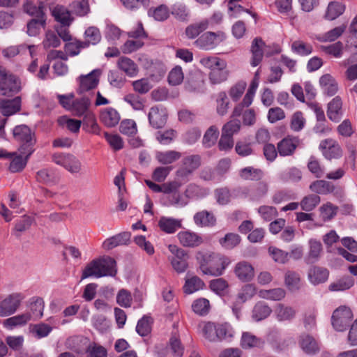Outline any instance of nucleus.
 Here are the masks:
<instances>
[{"label": "nucleus", "instance_id": "f257e3e1", "mask_svg": "<svg viewBox=\"0 0 357 357\" xmlns=\"http://www.w3.org/2000/svg\"><path fill=\"white\" fill-rule=\"evenodd\" d=\"M196 259L204 275L219 276L230 263L228 258L210 252H198Z\"/></svg>", "mask_w": 357, "mask_h": 357}, {"label": "nucleus", "instance_id": "f03ea898", "mask_svg": "<svg viewBox=\"0 0 357 357\" xmlns=\"http://www.w3.org/2000/svg\"><path fill=\"white\" fill-rule=\"evenodd\" d=\"M116 261L110 257H102L93 259L83 269L81 280L93 277L115 276L117 270Z\"/></svg>", "mask_w": 357, "mask_h": 357}, {"label": "nucleus", "instance_id": "7ed1b4c3", "mask_svg": "<svg viewBox=\"0 0 357 357\" xmlns=\"http://www.w3.org/2000/svg\"><path fill=\"white\" fill-rule=\"evenodd\" d=\"M201 65L210 70L208 78L211 84H219L225 82L229 76L227 62L217 56H206L200 59Z\"/></svg>", "mask_w": 357, "mask_h": 357}, {"label": "nucleus", "instance_id": "20e7f679", "mask_svg": "<svg viewBox=\"0 0 357 357\" xmlns=\"http://www.w3.org/2000/svg\"><path fill=\"white\" fill-rule=\"evenodd\" d=\"M202 333L207 340L213 342L229 340L234 335L233 330L229 324L210 321L203 324Z\"/></svg>", "mask_w": 357, "mask_h": 357}, {"label": "nucleus", "instance_id": "39448f33", "mask_svg": "<svg viewBox=\"0 0 357 357\" xmlns=\"http://www.w3.org/2000/svg\"><path fill=\"white\" fill-rule=\"evenodd\" d=\"M13 134L15 139L21 144L18 151L30 156L34 151L36 144L33 132L27 126L20 125L14 128Z\"/></svg>", "mask_w": 357, "mask_h": 357}, {"label": "nucleus", "instance_id": "423d86ee", "mask_svg": "<svg viewBox=\"0 0 357 357\" xmlns=\"http://www.w3.org/2000/svg\"><path fill=\"white\" fill-rule=\"evenodd\" d=\"M91 105V100L88 97H82L77 98L73 101V107L71 112L77 116H83L84 120H86L91 124L92 129L94 132L98 130V126L96 122L95 116L90 111L89 107Z\"/></svg>", "mask_w": 357, "mask_h": 357}, {"label": "nucleus", "instance_id": "0eeeda50", "mask_svg": "<svg viewBox=\"0 0 357 357\" xmlns=\"http://www.w3.org/2000/svg\"><path fill=\"white\" fill-rule=\"evenodd\" d=\"M20 80L0 66V95L12 96L20 90Z\"/></svg>", "mask_w": 357, "mask_h": 357}, {"label": "nucleus", "instance_id": "6e6552de", "mask_svg": "<svg viewBox=\"0 0 357 357\" xmlns=\"http://www.w3.org/2000/svg\"><path fill=\"white\" fill-rule=\"evenodd\" d=\"M226 39L223 31H207L199 36L195 41L196 47L204 50H212Z\"/></svg>", "mask_w": 357, "mask_h": 357}, {"label": "nucleus", "instance_id": "1a4fd4ad", "mask_svg": "<svg viewBox=\"0 0 357 357\" xmlns=\"http://www.w3.org/2000/svg\"><path fill=\"white\" fill-rule=\"evenodd\" d=\"M25 296L22 293L15 292L0 301V317H5L15 314L20 307Z\"/></svg>", "mask_w": 357, "mask_h": 357}, {"label": "nucleus", "instance_id": "9d476101", "mask_svg": "<svg viewBox=\"0 0 357 357\" xmlns=\"http://www.w3.org/2000/svg\"><path fill=\"white\" fill-rule=\"evenodd\" d=\"M353 319L351 309L346 306L337 308L332 315V325L337 331H344Z\"/></svg>", "mask_w": 357, "mask_h": 357}, {"label": "nucleus", "instance_id": "9b49d317", "mask_svg": "<svg viewBox=\"0 0 357 357\" xmlns=\"http://www.w3.org/2000/svg\"><path fill=\"white\" fill-rule=\"evenodd\" d=\"M168 249L174 255L172 257H169L173 268L177 273L185 272L188 266V260L189 255L188 252L175 245H169Z\"/></svg>", "mask_w": 357, "mask_h": 357}, {"label": "nucleus", "instance_id": "f8f14e48", "mask_svg": "<svg viewBox=\"0 0 357 357\" xmlns=\"http://www.w3.org/2000/svg\"><path fill=\"white\" fill-rule=\"evenodd\" d=\"M201 165V158L198 155H192L185 157L182 160L181 165L176 172V176L181 178H186L190 176Z\"/></svg>", "mask_w": 357, "mask_h": 357}, {"label": "nucleus", "instance_id": "ddd939ff", "mask_svg": "<svg viewBox=\"0 0 357 357\" xmlns=\"http://www.w3.org/2000/svg\"><path fill=\"white\" fill-rule=\"evenodd\" d=\"M102 72L100 69H95L87 75L79 77V86L78 92L82 93L97 87Z\"/></svg>", "mask_w": 357, "mask_h": 357}, {"label": "nucleus", "instance_id": "4468645a", "mask_svg": "<svg viewBox=\"0 0 357 357\" xmlns=\"http://www.w3.org/2000/svg\"><path fill=\"white\" fill-rule=\"evenodd\" d=\"M168 114L164 107H152L148 114V119L151 126L155 129L163 128L167 120Z\"/></svg>", "mask_w": 357, "mask_h": 357}, {"label": "nucleus", "instance_id": "2eb2a0df", "mask_svg": "<svg viewBox=\"0 0 357 357\" xmlns=\"http://www.w3.org/2000/svg\"><path fill=\"white\" fill-rule=\"evenodd\" d=\"M319 149L323 155L328 160L337 158L342 155V150L337 142L332 139H326L321 142Z\"/></svg>", "mask_w": 357, "mask_h": 357}, {"label": "nucleus", "instance_id": "dca6fc26", "mask_svg": "<svg viewBox=\"0 0 357 357\" xmlns=\"http://www.w3.org/2000/svg\"><path fill=\"white\" fill-rule=\"evenodd\" d=\"M252 54L250 64L255 67L262 61L265 54V43L260 37H256L252 42L250 47Z\"/></svg>", "mask_w": 357, "mask_h": 357}, {"label": "nucleus", "instance_id": "f3484780", "mask_svg": "<svg viewBox=\"0 0 357 357\" xmlns=\"http://www.w3.org/2000/svg\"><path fill=\"white\" fill-rule=\"evenodd\" d=\"M298 344L302 350L308 355H314L320 350L319 342L309 334H302L299 337Z\"/></svg>", "mask_w": 357, "mask_h": 357}, {"label": "nucleus", "instance_id": "a211bd4d", "mask_svg": "<svg viewBox=\"0 0 357 357\" xmlns=\"http://www.w3.org/2000/svg\"><path fill=\"white\" fill-rule=\"evenodd\" d=\"M298 139L288 136L278 143L277 149L281 156L291 155L298 144Z\"/></svg>", "mask_w": 357, "mask_h": 357}, {"label": "nucleus", "instance_id": "6ab92c4d", "mask_svg": "<svg viewBox=\"0 0 357 357\" xmlns=\"http://www.w3.org/2000/svg\"><path fill=\"white\" fill-rule=\"evenodd\" d=\"M21 109V98L17 96L13 99H2L0 101V112L5 116L18 112Z\"/></svg>", "mask_w": 357, "mask_h": 357}, {"label": "nucleus", "instance_id": "aec40b11", "mask_svg": "<svg viewBox=\"0 0 357 357\" xmlns=\"http://www.w3.org/2000/svg\"><path fill=\"white\" fill-rule=\"evenodd\" d=\"M24 10L26 13L31 16L34 20L47 19L45 13V6L43 2L27 1L24 6Z\"/></svg>", "mask_w": 357, "mask_h": 357}, {"label": "nucleus", "instance_id": "412c9836", "mask_svg": "<svg viewBox=\"0 0 357 357\" xmlns=\"http://www.w3.org/2000/svg\"><path fill=\"white\" fill-rule=\"evenodd\" d=\"M178 238L180 243L185 247L195 248L203 243L201 236L190 231H180L178 234Z\"/></svg>", "mask_w": 357, "mask_h": 357}, {"label": "nucleus", "instance_id": "4be33fe9", "mask_svg": "<svg viewBox=\"0 0 357 357\" xmlns=\"http://www.w3.org/2000/svg\"><path fill=\"white\" fill-rule=\"evenodd\" d=\"M70 11L63 6H56L52 11V15L55 20L59 22L63 26H68L72 23L73 18L71 17Z\"/></svg>", "mask_w": 357, "mask_h": 357}, {"label": "nucleus", "instance_id": "5701e85b", "mask_svg": "<svg viewBox=\"0 0 357 357\" xmlns=\"http://www.w3.org/2000/svg\"><path fill=\"white\" fill-rule=\"evenodd\" d=\"M31 312H26L9 317L3 321V326L8 329H13L26 325L31 319Z\"/></svg>", "mask_w": 357, "mask_h": 357}, {"label": "nucleus", "instance_id": "b1692460", "mask_svg": "<svg viewBox=\"0 0 357 357\" xmlns=\"http://www.w3.org/2000/svg\"><path fill=\"white\" fill-rule=\"evenodd\" d=\"M342 102L339 96L335 97L328 104L327 115L333 121L338 122L342 116Z\"/></svg>", "mask_w": 357, "mask_h": 357}, {"label": "nucleus", "instance_id": "393cba45", "mask_svg": "<svg viewBox=\"0 0 357 357\" xmlns=\"http://www.w3.org/2000/svg\"><path fill=\"white\" fill-rule=\"evenodd\" d=\"M100 119L105 126L112 128L119 123L120 115L115 109L107 107L100 112Z\"/></svg>", "mask_w": 357, "mask_h": 357}, {"label": "nucleus", "instance_id": "a878e982", "mask_svg": "<svg viewBox=\"0 0 357 357\" xmlns=\"http://www.w3.org/2000/svg\"><path fill=\"white\" fill-rule=\"evenodd\" d=\"M319 84L324 93L329 96L335 95L338 90L337 82L330 74L322 75Z\"/></svg>", "mask_w": 357, "mask_h": 357}, {"label": "nucleus", "instance_id": "bb28decb", "mask_svg": "<svg viewBox=\"0 0 357 357\" xmlns=\"http://www.w3.org/2000/svg\"><path fill=\"white\" fill-rule=\"evenodd\" d=\"M130 238V234L129 232H122L106 239L102 243V248L109 250L118 245L127 244Z\"/></svg>", "mask_w": 357, "mask_h": 357}, {"label": "nucleus", "instance_id": "cd10ccee", "mask_svg": "<svg viewBox=\"0 0 357 357\" xmlns=\"http://www.w3.org/2000/svg\"><path fill=\"white\" fill-rule=\"evenodd\" d=\"M329 273L326 268L312 266L308 271V279L313 284H318L326 282L328 278Z\"/></svg>", "mask_w": 357, "mask_h": 357}, {"label": "nucleus", "instance_id": "c85d7f7f", "mask_svg": "<svg viewBox=\"0 0 357 357\" xmlns=\"http://www.w3.org/2000/svg\"><path fill=\"white\" fill-rule=\"evenodd\" d=\"M193 219L195 223L199 227H213L216 222L214 215L206 210L196 213Z\"/></svg>", "mask_w": 357, "mask_h": 357}, {"label": "nucleus", "instance_id": "c756f323", "mask_svg": "<svg viewBox=\"0 0 357 357\" xmlns=\"http://www.w3.org/2000/svg\"><path fill=\"white\" fill-rule=\"evenodd\" d=\"M208 28H209V20L204 19L188 26L185 29V34L188 38L194 39Z\"/></svg>", "mask_w": 357, "mask_h": 357}, {"label": "nucleus", "instance_id": "7c9ffc66", "mask_svg": "<svg viewBox=\"0 0 357 357\" xmlns=\"http://www.w3.org/2000/svg\"><path fill=\"white\" fill-rule=\"evenodd\" d=\"M208 193L209 190L208 189L193 183L188 184L184 191L185 197L190 199H202Z\"/></svg>", "mask_w": 357, "mask_h": 357}, {"label": "nucleus", "instance_id": "2f4dec72", "mask_svg": "<svg viewBox=\"0 0 357 357\" xmlns=\"http://www.w3.org/2000/svg\"><path fill=\"white\" fill-rule=\"evenodd\" d=\"M158 226L162 231L172 234L181 227V222L172 218L161 217L158 222Z\"/></svg>", "mask_w": 357, "mask_h": 357}, {"label": "nucleus", "instance_id": "473e14b6", "mask_svg": "<svg viewBox=\"0 0 357 357\" xmlns=\"http://www.w3.org/2000/svg\"><path fill=\"white\" fill-rule=\"evenodd\" d=\"M346 27L344 24L336 26L325 33L316 36V39L321 43L333 42L342 35Z\"/></svg>", "mask_w": 357, "mask_h": 357}, {"label": "nucleus", "instance_id": "72a5a7b5", "mask_svg": "<svg viewBox=\"0 0 357 357\" xmlns=\"http://www.w3.org/2000/svg\"><path fill=\"white\" fill-rule=\"evenodd\" d=\"M275 314L279 321H291L295 317L296 310L292 307L279 303L275 309Z\"/></svg>", "mask_w": 357, "mask_h": 357}, {"label": "nucleus", "instance_id": "f704fd0d", "mask_svg": "<svg viewBox=\"0 0 357 357\" xmlns=\"http://www.w3.org/2000/svg\"><path fill=\"white\" fill-rule=\"evenodd\" d=\"M272 312L271 308L264 302H258L252 311V318L259 321L267 318Z\"/></svg>", "mask_w": 357, "mask_h": 357}, {"label": "nucleus", "instance_id": "c9c22d12", "mask_svg": "<svg viewBox=\"0 0 357 357\" xmlns=\"http://www.w3.org/2000/svg\"><path fill=\"white\" fill-rule=\"evenodd\" d=\"M34 222H35V219L33 217L26 215L22 216L15 222V227L13 229L14 235L17 238H19L21 235V233L29 230L30 229L31 225Z\"/></svg>", "mask_w": 357, "mask_h": 357}, {"label": "nucleus", "instance_id": "e433bc0d", "mask_svg": "<svg viewBox=\"0 0 357 357\" xmlns=\"http://www.w3.org/2000/svg\"><path fill=\"white\" fill-rule=\"evenodd\" d=\"M310 189L317 194L327 195L333 192L335 187L331 182L324 180H317L310 185Z\"/></svg>", "mask_w": 357, "mask_h": 357}, {"label": "nucleus", "instance_id": "4c0bfd02", "mask_svg": "<svg viewBox=\"0 0 357 357\" xmlns=\"http://www.w3.org/2000/svg\"><path fill=\"white\" fill-rule=\"evenodd\" d=\"M204 86V79L199 74L191 75L185 84V88L189 92H202Z\"/></svg>", "mask_w": 357, "mask_h": 357}, {"label": "nucleus", "instance_id": "58836bf2", "mask_svg": "<svg viewBox=\"0 0 357 357\" xmlns=\"http://www.w3.org/2000/svg\"><path fill=\"white\" fill-rule=\"evenodd\" d=\"M181 157V153L176 151H166L158 152L155 158L162 165H170Z\"/></svg>", "mask_w": 357, "mask_h": 357}, {"label": "nucleus", "instance_id": "ea45409f", "mask_svg": "<svg viewBox=\"0 0 357 357\" xmlns=\"http://www.w3.org/2000/svg\"><path fill=\"white\" fill-rule=\"evenodd\" d=\"M20 153L17 154L15 153V155H13V160L10 162L9 169L11 172H21L25 167L28 159L30 156H27V153Z\"/></svg>", "mask_w": 357, "mask_h": 357}, {"label": "nucleus", "instance_id": "a19ab883", "mask_svg": "<svg viewBox=\"0 0 357 357\" xmlns=\"http://www.w3.org/2000/svg\"><path fill=\"white\" fill-rule=\"evenodd\" d=\"M345 10V6L337 1L328 3L325 17L328 20H333L340 16Z\"/></svg>", "mask_w": 357, "mask_h": 357}, {"label": "nucleus", "instance_id": "79ce46f5", "mask_svg": "<svg viewBox=\"0 0 357 357\" xmlns=\"http://www.w3.org/2000/svg\"><path fill=\"white\" fill-rule=\"evenodd\" d=\"M101 33L100 30L96 26L88 27L84 32V43L88 47L90 45H95L101 40Z\"/></svg>", "mask_w": 357, "mask_h": 357}, {"label": "nucleus", "instance_id": "37998d69", "mask_svg": "<svg viewBox=\"0 0 357 357\" xmlns=\"http://www.w3.org/2000/svg\"><path fill=\"white\" fill-rule=\"evenodd\" d=\"M52 331V327L44 323L31 324L29 332L38 339L47 337Z\"/></svg>", "mask_w": 357, "mask_h": 357}, {"label": "nucleus", "instance_id": "c03bdc74", "mask_svg": "<svg viewBox=\"0 0 357 357\" xmlns=\"http://www.w3.org/2000/svg\"><path fill=\"white\" fill-rule=\"evenodd\" d=\"M245 302V292L244 289H241L234 298L231 305V309L237 319L242 317V310Z\"/></svg>", "mask_w": 357, "mask_h": 357}, {"label": "nucleus", "instance_id": "a18cd8bd", "mask_svg": "<svg viewBox=\"0 0 357 357\" xmlns=\"http://www.w3.org/2000/svg\"><path fill=\"white\" fill-rule=\"evenodd\" d=\"M117 64L119 68L128 76L132 77L137 75V67L130 59L128 57H121Z\"/></svg>", "mask_w": 357, "mask_h": 357}, {"label": "nucleus", "instance_id": "49530a36", "mask_svg": "<svg viewBox=\"0 0 357 357\" xmlns=\"http://www.w3.org/2000/svg\"><path fill=\"white\" fill-rule=\"evenodd\" d=\"M241 241L239 235L235 233H227L219 239L220 245L226 250H231L237 246Z\"/></svg>", "mask_w": 357, "mask_h": 357}, {"label": "nucleus", "instance_id": "de8ad7c7", "mask_svg": "<svg viewBox=\"0 0 357 357\" xmlns=\"http://www.w3.org/2000/svg\"><path fill=\"white\" fill-rule=\"evenodd\" d=\"M71 13L83 17L86 15L90 11V7L88 0L75 1L70 5Z\"/></svg>", "mask_w": 357, "mask_h": 357}, {"label": "nucleus", "instance_id": "09e8293b", "mask_svg": "<svg viewBox=\"0 0 357 357\" xmlns=\"http://www.w3.org/2000/svg\"><path fill=\"white\" fill-rule=\"evenodd\" d=\"M148 15L157 21H164L169 17V10L167 6L162 4L155 8H149Z\"/></svg>", "mask_w": 357, "mask_h": 357}, {"label": "nucleus", "instance_id": "8fccbe9b", "mask_svg": "<svg viewBox=\"0 0 357 357\" xmlns=\"http://www.w3.org/2000/svg\"><path fill=\"white\" fill-rule=\"evenodd\" d=\"M261 298L273 301H280L285 296V291L282 288H276L268 290H261L259 292Z\"/></svg>", "mask_w": 357, "mask_h": 357}, {"label": "nucleus", "instance_id": "3c124183", "mask_svg": "<svg viewBox=\"0 0 357 357\" xmlns=\"http://www.w3.org/2000/svg\"><path fill=\"white\" fill-rule=\"evenodd\" d=\"M204 286V282L197 276H193L186 280L183 287L184 292L186 294H192Z\"/></svg>", "mask_w": 357, "mask_h": 357}, {"label": "nucleus", "instance_id": "603ef678", "mask_svg": "<svg viewBox=\"0 0 357 357\" xmlns=\"http://www.w3.org/2000/svg\"><path fill=\"white\" fill-rule=\"evenodd\" d=\"M291 51L301 56H307L312 52V46L309 43H305L302 40H295L292 43Z\"/></svg>", "mask_w": 357, "mask_h": 357}, {"label": "nucleus", "instance_id": "864d4df0", "mask_svg": "<svg viewBox=\"0 0 357 357\" xmlns=\"http://www.w3.org/2000/svg\"><path fill=\"white\" fill-rule=\"evenodd\" d=\"M36 179L38 182L50 185L56 183L58 181L57 176L50 169H43L37 172Z\"/></svg>", "mask_w": 357, "mask_h": 357}, {"label": "nucleus", "instance_id": "5fc2aeb1", "mask_svg": "<svg viewBox=\"0 0 357 357\" xmlns=\"http://www.w3.org/2000/svg\"><path fill=\"white\" fill-rule=\"evenodd\" d=\"M321 251V244L319 241L311 240L310 241V250L305 261L307 264L316 261Z\"/></svg>", "mask_w": 357, "mask_h": 357}, {"label": "nucleus", "instance_id": "6e6d98bb", "mask_svg": "<svg viewBox=\"0 0 357 357\" xmlns=\"http://www.w3.org/2000/svg\"><path fill=\"white\" fill-rule=\"evenodd\" d=\"M219 135V130L215 126H211L206 131L203 137V144L206 148H210L215 144Z\"/></svg>", "mask_w": 357, "mask_h": 357}, {"label": "nucleus", "instance_id": "4d7b16f0", "mask_svg": "<svg viewBox=\"0 0 357 357\" xmlns=\"http://www.w3.org/2000/svg\"><path fill=\"white\" fill-rule=\"evenodd\" d=\"M307 168L317 178H321L325 174L324 167L321 166L317 158L313 155L309 158Z\"/></svg>", "mask_w": 357, "mask_h": 357}, {"label": "nucleus", "instance_id": "13d9d810", "mask_svg": "<svg viewBox=\"0 0 357 357\" xmlns=\"http://www.w3.org/2000/svg\"><path fill=\"white\" fill-rule=\"evenodd\" d=\"M209 287L216 294L222 296L226 294L229 284L225 279L218 278L210 282Z\"/></svg>", "mask_w": 357, "mask_h": 357}, {"label": "nucleus", "instance_id": "bf43d9fd", "mask_svg": "<svg viewBox=\"0 0 357 357\" xmlns=\"http://www.w3.org/2000/svg\"><path fill=\"white\" fill-rule=\"evenodd\" d=\"M354 282L352 278H343L340 280L331 283L328 289L331 291H345L350 289Z\"/></svg>", "mask_w": 357, "mask_h": 357}, {"label": "nucleus", "instance_id": "052dcab7", "mask_svg": "<svg viewBox=\"0 0 357 357\" xmlns=\"http://www.w3.org/2000/svg\"><path fill=\"white\" fill-rule=\"evenodd\" d=\"M46 26V19L34 20L31 19L26 25V33L30 36H36L39 34L40 29Z\"/></svg>", "mask_w": 357, "mask_h": 357}, {"label": "nucleus", "instance_id": "680f3d73", "mask_svg": "<svg viewBox=\"0 0 357 357\" xmlns=\"http://www.w3.org/2000/svg\"><path fill=\"white\" fill-rule=\"evenodd\" d=\"M321 50L327 54L335 58H340L343 54V43L338 41L332 45H322Z\"/></svg>", "mask_w": 357, "mask_h": 357}, {"label": "nucleus", "instance_id": "e2e57ef3", "mask_svg": "<svg viewBox=\"0 0 357 357\" xmlns=\"http://www.w3.org/2000/svg\"><path fill=\"white\" fill-rule=\"evenodd\" d=\"M320 202V197L317 195L305 196L301 202L300 205L303 211H312Z\"/></svg>", "mask_w": 357, "mask_h": 357}, {"label": "nucleus", "instance_id": "0e129e2a", "mask_svg": "<svg viewBox=\"0 0 357 357\" xmlns=\"http://www.w3.org/2000/svg\"><path fill=\"white\" fill-rule=\"evenodd\" d=\"M245 91V82L241 80L232 85L229 91V95L233 101H238Z\"/></svg>", "mask_w": 357, "mask_h": 357}, {"label": "nucleus", "instance_id": "69168bd1", "mask_svg": "<svg viewBox=\"0 0 357 357\" xmlns=\"http://www.w3.org/2000/svg\"><path fill=\"white\" fill-rule=\"evenodd\" d=\"M216 102V110L218 114L220 116L225 115L229 109V102L225 91L220 92L218 94Z\"/></svg>", "mask_w": 357, "mask_h": 357}, {"label": "nucleus", "instance_id": "338daca9", "mask_svg": "<svg viewBox=\"0 0 357 357\" xmlns=\"http://www.w3.org/2000/svg\"><path fill=\"white\" fill-rule=\"evenodd\" d=\"M192 310L197 314L204 316L208 314L210 309L208 300L206 298H199L195 301L192 305Z\"/></svg>", "mask_w": 357, "mask_h": 357}, {"label": "nucleus", "instance_id": "774afa93", "mask_svg": "<svg viewBox=\"0 0 357 357\" xmlns=\"http://www.w3.org/2000/svg\"><path fill=\"white\" fill-rule=\"evenodd\" d=\"M268 253L277 263L285 264L289 259V252L275 247H269Z\"/></svg>", "mask_w": 357, "mask_h": 357}]
</instances>
